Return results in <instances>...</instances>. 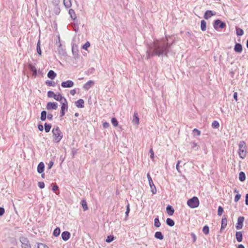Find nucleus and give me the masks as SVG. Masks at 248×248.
Returning <instances> with one entry per match:
<instances>
[{
    "label": "nucleus",
    "mask_w": 248,
    "mask_h": 248,
    "mask_svg": "<svg viewBox=\"0 0 248 248\" xmlns=\"http://www.w3.org/2000/svg\"><path fill=\"white\" fill-rule=\"evenodd\" d=\"M216 15V12H213L211 10H207L205 12L204 15V18L205 19H208L210 18L212 16Z\"/></svg>",
    "instance_id": "obj_11"
},
{
    "label": "nucleus",
    "mask_w": 248,
    "mask_h": 248,
    "mask_svg": "<svg viewBox=\"0 0 248 248\" xmlns=\"http://www.w3.org/2000/svg\"><path fill=\"white\" fill-rule=\"evenodd\" d=\"M154 225L155 227H159L161 225V223L159 221L158 217L155 218L154 220Z\"/></svg>",
    "instance_id": "obj_36"
},
{
    "label": "nucleus",
    "mask_w": 248,
    "mask_h": 248,
    "mask_svg": "<svg viewBox=\"0 0 248 248\" xmlns=\"http://www.w3.org/2000/svg\"><path fill=\"white\" fill-rule=\"evenodd\" d=\"M59 53L60 54H63L64 53V51L62 48V44L60 42V40H59Z\"/></svg>",
    "instance_id": "obj_40"
},
{
    "label": "nucleus",
    "mask_w": 248,
    "mask_h": 248,
    "mask_svg": "<svg viewBox=\"0 0 248 248\" xmlns=\"http://www.w3.org/2000/svg\"><path fill=\"white\" fill-rule=\"evenodd\" d=\"M69 14L71 18L73 20H75L77 18L75 12L74 10L72 9H71L69 10Z\"/></svg>",
    "instance_id": "obj_26"
},
{
    "label": "nucleus",
    "mask_w": 248,
    "mask_h": 248,
    "mask_svg": "<svg viewBox=\"0 0 248 248\" xmlns=\"http://www.w3.org/2000/svg\"><path fill=\"white\" fill-rule=\"evenodd\" d=\"M149 185L150 186L151 191L153 194H155L156 193V189L155 188V185L154 184V183L153 182V180H151V181H149Z\"/></svg>",
    "instance_id": "obj_19"
},
{
    "label": "nucleus",
    "mask_w": 248,
    "mask_h": 248,
    "mask_svg": "<svg viewBox=\"0 0 248 248\" xmlns=\"http://www.w3.org/2000/svg\"><path fill=\"white\" fill-rule=\"evenodd\" d=\"M212 126L214 128H217L219 126V123L217 121H214L212 124Z\"/></svg>",
    "instance_id": "obj_39"
},
{
    "label": "nucleus",
    "mask_w": 248,
    "mask_h": 248,
    "mask_svg": "<svg viewBox=\"0 0 248 248\" xmlns=\"http://www.w3.org/2000/svg\"><path fill=\"white\" fill-rule=\"evenodd\" d=\"M150 157L152 159H153L154 157V151L153 150V149L151 148L150 150Z\"/></svg>",
    "instance_id": "obj_55"
},
{
    "label": "nucleus",
    "mask_w": 248,
    "mask_h": 248,
    "mask_svg": "<svg viewBox=\"0 0 248 248\" xmlns=\"http://www.w3.org/2000/svg\"><path fill=\"white\" fill-rule=\"evenodd\" d=\"M129 204L128 203V204L126 206V211L125 212V216L127 218L128 216L129 213L130 212V207H129Z\"/></svg>",
    "instance_id": "obj_48"
},
{
    "label": "nucleus",
    "mask_w": 248,
    "mask_h": 248,
    "mask_svg": "<svg viewBox=\"0 0 248 248\" xmlns=\"http://www.w3.org/2000/svg\"><path fill=\"white\" fill-rule=\"evenodd\" d=\"M55 95V93L51 91H49L47 92V96L49 98H54Z\"/></svg>",
    "instance_id": "obj_43"
},
{
    "label": "nucleus",
    "mask_w": 248,
    "mask_h": 248,
    "mask_svg": "<svg viewBox=\"0 0 248 248\" xmlns=\"http://www.w3.org/2000/svg\"><path fill=\"white\" fill-rule=\"evenodd\" d=\"M74 85V83L73 81L70 80L63 81L61 84V86L63 88H71Z\"/></svg>",
    "instance_id": "obj_9"
},
{
    "label": "nucleus",
    "mask_w": 248,
    "mask_h": 248,
    "mask_svg": "<svg viewBox=\"0 0 248 248\" xmlns=\"http://www.w3.org/2000/svg\"><path fill=\"white\" fill-rule=\"evenodd\" d=\"M234 50L237 53H241L242 51V46L239 43H236L234 47Z\"/></svg>",
    "instance_id": "obj_16"
},
{
    "label": "nucleus",
    "mask_w": 248,
    "mask_h": 248,
    "mask_svg": "<svg viewBox=\"0 0 248 248\" xmlns=\"http://www.w3.org/2000/svg\"><path fill=\"white\" fill-rule=\"evenodd\" d=\"M84 101L82 99H79L75 102L76 106L78 108H83L84 107Z\"/></svg>",
    "instance_id": "obj_15"
},
{
    "label": "nucleus",
    "mask_w": 248,
    "mask_h": 248,
    "mask_svg": "<svg viewBox=\"0 0 248 248\" xmlns=\"http://www.w3.org/2000/svg\"><path fill=\"white\" fill-rule=\"evenodd\" d=\"M203 232L206 234L207 235L209 233V228L207 225H205L203 227L202 229Z\"/></svg>",
    "instance_id": "obj_37"
},
{
    "label": "nucleus",
    "mask_w": 248,
    "mask_h": 248,
    "mask_svg": "<svg viewBox=\"0 0 248 248\" xmlns=\"http://www.w3.org/2000/svg\"><path fill=\"white\" fill-rule=\"evenodd\" d=\"M238 147V153L239 156L241 158L244 159L246 157L247 154V147L246 142L243 140L240 141L239 143Z\"/></svg>",
    "instance_id": "obj_2"
},
{
    "label": "nucleus",
    "mask_w": 248,
    "mask_h": 248,
    "mask_svg": "<svg viewBox=\"0 0 248 248\" xmlns=\"http://www.w3.org/2000/svg\"><path fill=\"white\" fill-rule=\"evenodd\" d=\"M132 122L133 123H135L137 125L139 124V118L138 117V114L137 112L134 113Z\"/></svg>",
    "instance_id": "obj_21"
},
{
    "label": "nucleus",
    "mask_w": 248,
    "mask_h": 248,
    "mask_svg": "<svg viewBox=\"0 0 248 248\" xmlns=\"http://www.w3.org/2000/svg\"><path fill=\"white\" fill-rule=\"evenodd\" d=\"M103 126L105 128H107L109 127V124L107 122H105L103 124Z\"/></svg>",
    "instance_id": "obj_57"
},
{
    "label": "nucleus",
    "mask_w": 248,
    "mask_h": 248,
    "mask_svg": "<svg viewBox=\"0 0 248 248\" xmlns=\"http://www.w3.org/2000/svg\"><path fill=\"white\" fill-rule=\"evenodd\" d=\"M22 248H31V247L29 244H26V243L22 242Z\"/></svg>",
    "instance_id": "obj_51"
},
{
    "label": "nucleus",
    "mask_w": 248,
    "mask_h": 248,
    "mask_svg": "<svg viewBox=\"0 0 248 248\" xmlns=\"http://www.w3.org/2000/svg\"><path fill=\"white\" fill-rule=\"evenodd\" d=\"M166 211L169 216H172L174 213V210L171 206L168 205L166 208Z\"/></svg>",
    "instance_id": "obj_18"
},
{
    "label": "nucleus",
    "mask_w": 248,
    "mask_h": 248,
    "mask_svg": "<svg viewBox=\"0 0 248 248\" xmlns=\"http://www.w3.org/2000/svg\"><path fill=\"white\" fill-rule=\"evenodd\" d=\"M46 109L47 110L57 109L58 108V104L56 102H49L46 104Z\"/></svg>",
    "instance_id": "obj_8"
},
{
    "label": "nucleus",
    "mask_w": 248,
    "mask_h": 248,
    "mask_svg": "<svg viewBox=\"0 0 248 248\" xmlns=\"http://www.w3.org/2000/svg\"><path fill=\"white\" fill-rule=\"evenodd\" d=\"M37 75V70L34 66L32 65V76H36Z\"/></svg>",
    "instance_id": "obj_49"
},
{
    "label": "nucleus",
    "mask_w": 248,
    "mask_h": 248,
    "mask_svg": "<svg viewBox=\"0 0 248 248\" xmlns=\"http://www.w3.org/2000/svg\"><path fill=\"white\" fill-rule=\"evenodd\" d=\"M52 137L54 142L56 143L59 142L62 138L63 135L59 127H54L52 130Z\"/></svg>",
    "instance_id": "obj_3"
},
{
    "label": "nucleus",
    "mask_w": 248,
    "mask_h": 248,
    "mask_svg": "<svg viewBox=\"0 0 248 248\" xmlns=\"http://www.w3.org/2000/svg\"><path fill=\"white\" fill-rule=\"evenodd\" d=\"M237 248H245V247L243 245L240 244L238 246Z\"/></svg>",
    "instance_id": "obj_64"
},
{
    "label": "nucleus",
    "mask_w": 248,
    "mask_h": 248,
    "mask_svg": "<svg viewBox=\"0 0 248 248\" xmlns=\"http://www.w3.org/2000/svg\"><path fill=\"white\" fill-rule=\"evenodd\" d=\"M167 224L170 226L172 227L174 225V221L171 218H168L166 220Z\"/></svg>",
    "instance_id": "obj_29"
},
{
    "label": "nucleus",
    "mask_w": 248,
    "mask_h": 248,
    "mask_svg": "<svg viewBox=\"0 0 248 248\" xmlns=\"http://www.w3.org/2000/svg\"><path fill=\"white\" fill-rule=\"evenodd\" d=\"M227 225V219L226 218H223L221 220V227L220 230L222 231L225 229Z\"/></svg>",
    "instance_id": "obj_23"
},
{
    "label": "nucleus",
    "mask_w": 248,
    "mask_h": 248,
    "mask_svg": "<svg viewBox=\"0 0 248 248\" xmlns=\"http://www.w3.org/2000/svg\"><path fill=\"white\" fill-rule=\"evenodd\" d=\"M187 204L190 208H195L199 205V200L197 197H193L187 201Z\"/></svg>",
    "instance_id": "obj_4"
},
{
    "label": "nucleus",
    "mask_w": 248,
    "mask_h": 248,
    "mask_svg": "<svg viewBox=\"0 0 248 248\" xmlns=\"http://www.w3.org/2000/svg\"><path fill=\"white\" fill-rule=\"evenodd\" d=\"M46 84L49 86H54L55 83L52 81L47 80L46 82Z\"/></svg>",
    "instance_id": "obj_46"
},
{
    "label": "nucleus",
    "mask_w": 248,
    "mask_h": 248,
    "mask_svg": "<svg viewBox=\"0 0 248 248\" xmlns=\"http://www.w3.org/2000/svg\"><path fill=\"white\" fill-rule=\"evenodd\" d=\"M46 112L45 110H43L41 112L40 119L42 121H44L46 120Z\"/></svg>",
    "instance_id": "obj_32"
},
{
    "label": "nucleus",
    "mask_w": 248,
    "mask_h": 248,
    "mask_svg": "<svg viewBox=\"0 0 248 248\" xmlns=\"http://www.w3.org/2000/svg\"><path fill=\"white\" fill-rule=\"evenodd\" d=\"M45 165L43 162H40L37 166V172L39 173H42L44 170Z\"/></svg>",
    "instance_id": "obj_17"
},
{
    "label": "nucleus",
    "mask_w": 248,
    "mask_h": 248,
    "mask_svg": "<svg viewBox=\"0 0 248 248\" xmlns=\"http://www.w3.org/2000/svg\"><path fill=\"white\" fill-rule=\"evenodd\" d=\"M47 118L49 120H52V118H53V115H52L51 113H48V114L47 115Z\"/></svg>",
    "instance_id": "obj_58"
},
{
    "label": "nucleus",
    "mask_w": 248,
    "mask_h": 248,
    "mask_svg": "<svg viewBox=\"0 0 248 248\" xmlns=\"http://www.w3.org/2000/svg\"><path fill=\"white\" fill-rule=\"evenodd\" d=\"M63 4L66 8H70L72 5L71 0H63Z\"/></svg>",
    "instance_id": "obj_30"
},
{
    "label": "nucleus",
    "mask_w": 248,
    "mask_h": 248,
    "mask_svg": "<svg viewBox=\"0 0 248 248\" xmlns=\"http://www.w3.org/2000/svg\"><path fill=\"white\" fill-rule=\"evenodd\" d=\"M213 26L215 30H217L219 29L224 28L226 27V25L224 22L221 21L219 19H217L214 21Z\"/></svg>",
    "instance_id": "obj_5"
},
{
    "label": "nucleus",
    "mask_w": 248,
    "mask_h": 248,
    "mask_svg": "<svg viewBox=\"0 0 248 248\" xmlns=\"http://www.w3.org/2000/svg\"><path fill=\"white\" fill-rule=\"evenodd\" d=\"M45 130L46 132L48 133L50 131L51 128V124L45 123Z\"/></svg>",
    "instance_id": "obj_35"
},
{
    "label": "nucleus",
    "mask_w": 248,
    "mask_h": 248,
    "mask_svg": "<svg viewBox=\"0 0 248 248\" xmlns=\"http://www.w3.org/2000/svg\"><path fill=\"white\" fill-rule=\"evenodd\" d=\"M245 218L243 217H239L237 219V223L236 225V228L237 230L241 229L243 226V222Z\"/></svg>",
    "instance_id": "obj_7"
},
{
    "label": "nucleus",
    "mask_w": 248,
    "mask_h": 248,
    "mask_svg": "<svg viewBox=\"0 0 248 248\" xmlns=\"http://www.w3.org/2000/svg\"><path fill=\"white\" fill-rule=\"evenodd\" d=\"M94 84V81L93 80H89L87 82H86L83 86V88L86 90L88 91L89 89L93 86Z\"/></svg>",
    "instance_id": "obj_10"
},
{
    "label": "nucleus",
    "mask_w": 248,
    "mask_h": 248,
    "mask_svg": "<svg viewBox=\"0 0 248 248\" xmlns=\"http://www.w3.org/2000/svg\"><path fill=\"white\" fill-rule=\"evenodd\" d=\"M38 185L40 188H43L45 187V184L43 182H38Z\"/></svg>",
    "instance_id": "obj_52"
},
{
    "label": "nucleus",
    "mask_w": 248,
    "mask_h": 248,
    "mask_svg": "<svg viewBox=\"0 0 248 248\" xmlns=\"http://www.w3.org/2000/svg\"><path fill=\"white\" fill-rule=\"evenodd\" d=\"M5 213V210L3 208L0 207V216H2Z\"/></svg>",
    "instance_id": "obj_59"
},
{
    "label": "nucleus",
    "mask_w": 248,
    "mask_h": 248,
    "mask_svg": "<svg viewBox=\"0 0 248 248\" xmlns=\"http://www.w3.org/2000/svg\"><path fill=\"white\" fill-rule=\"evenodd\" d=\"M38 248H49L46 245L44 244H39L38 245Z\"/></svg>",
    "instance_id": "obj_50"
},
{
    "label": "nucleus",
    "mask_w": 248,
    "mask_h": 248,
    "mask_svg": "<svg viewBox=\"0 0 248 248\" xmlns=\"http://www.w3.org/2000/svg\"><path fill=\"white\" fill-rule=\"evenodd\" d=\"M201 29L202 31H205L206 29V22L204 20L201 21Z\"/></svg>",
    "instance_id": "obj_28"
},
{
    "label": "nucleus",
    "mask_w": 248,
    "mask_h": 248,
    "mask_svg": "<svg viewBox=\"0 0 248 248\" xmlns=\"http://www.w3.org/2000/svg\"><path fill=\"white\" fill-rule=\"evenodd\" d=\"M155 237L159 240H162L164 238L163 235L160 232H156L155 234Z\"/></svg>",
    "instance_id": "obj_25"
},
{
    "label": "nucleus",
    "mask_w": 248,
    "mask_h": 248,
    "mask_svg": "<svg viewBox=\"0 0 248 248\" xmlns=\"http://www.w3.org/2000/svg\"><path fill=\"white\" fill-rule=\"evenodd\" d=\"M47 77L49 78L53 79L56 77V74L53 70H50L47 73Z\"/></svg>",
    "instance_id": "obj_22"
},
{
    "label": "nucleus",
    "mask_w": 248,
    "mask_h": 248,
    "mask_svg": "<svg viewBox=\"0 0 248 248\" xmlns=\"http://www.w3.org/2000/svg\"><path fill=\"white\" fill-rule=\"evenodd\" d=\"M236 33L238 36H242L244 34V31L240 28H237L236 30Z\"/></svg>",
    "instance_id": "obj_38"
},
{
    "label": "nucleus",
    "mask_w": 248,
    "mask_h": 248,
    "mask_svg": "<svg viewBox=\"0 0 248 248\" xmlns=\"http://www.w3.org/2000/svg\"><path fill=\"white\" fill-rule=\"evenodd\" d=\"M191 237L193 239V242H196V239H197V237H196V235L195 234V233L192 232L191 233Z\"/></svg>",
    "instance_id": "obj_54"
},
{
    "label": "nucleus",
    "mask_w": 248,
    "mask_h": 248,
    "mask_svg": "<svg viewBox=\"0 0 248 248\" xmlns=\"http://www.w3.org/2000/svg\"><path fill=\"white\" fill-rule=\"evenodd\" d=\"M235 236L238 242H240L242 241L243 235L241 232H237Z\"/></svg>",
    "instance_id": "obj_20"
},
{
    "label": "nucleus",
    "mask_w": 248,
    "mask_h": 248,
    "mask_svg": "<svg viewBox=\"0 0 248 248\" xmlns=\"http://www.w3.org/2000/svg\"><path fill=\"white\" fill-rule=\"evenodd\" d=\"M223 212V208L221 206H219L218 208L217 215L219 216H221Z\"/></svg>",
    "instance_id": "obj_44"
},
{
    "label": "nucleus",
    "mask_w": 248,
    "mask_h": 248,
    "mask_svg": "<svg viewBox=\"0 0 248 248\" xmlns=\"http://www.w3.org/2000/svg\"><path fill=\"white\" fill-rule=\"evenodd\" d=\"M76 93V91L75 89L72 90L70 91V93L72 95H74Z\"/></svg>",
    "instance_id": "obj_60"
},
{
    "label": "nucleus",
    "mask_w": 248,
    "mask_h": 248,
    "mask_svg": "<svg viewBox=\"0 0 248 248\" xmlns=\"http://www.w3.org/2000/svg\"><path fill=\"white\" fill-rule=\"evenodd\" d=\"M245 204L248 205V194L246 195Z\"/></svg>",
    "instance_id": "obj_63"
},
{
    "label": "nucleus",
    "mask_w": 248,
    "mask_h": 248,
    "mask_svg": "<svg viewBox=\"0 0 248 248\" xmlns=\"http://www.w3.org/2000/svg\"><path fill=\"white\" fill-rule=\"evenodd\" d=\"M114 240V236L113 235H109L107 237L106 240V242L107 243H110Z\"/></svg>",
    "instance_id": "obj_41"
},
{
    "label": "nucleus",
    "mask_w": 248,
    "mask_h": 248,
    "mask_svg": "<svg viewBox=\"0 0 248 248\" xmlns=\"http://www.w3.org/2000/svg\"><path fill=\"white\" fill-rule=\"evenodd\" d=\"M239 179L240 181L243 182L246 179L245 174L244 172L241 171L239 174Z\"/></svg>",
    "instance_id": "obj_27"
},
{
    "label": "nucleus",
    "mask_w": 248,
    "mask_h": 248,
    "mask_svg": "<svg viewBox=\"0 0 248 248\" xmlns=\"http://www.w3.org/2000/svg\"><path fill=\"white\" fill-rule=\"evenodd\" d=\"M38 128L39 130L41 131H42L44 129L43 126L42 124H39L38 125Z\"/></svg>",
    "instance_id": "obj_62"
},
{
    "label": "nucleus",
    "mask_w": 248,
    "mask_h": 248,
    "mask_svg": "<svg viewBox=\"0 0 248 248\" xmlns=\"http://www.w3.org/2000/svg\"><path fill=\"white\" fill-rule=\"evenodd\" d=\"M193 132L194 134H196L197 136H199L201 135V131L196 128L194 129Z\"/></svg>",
    "instance_id": "obj_47"
},
{
    "label": "nucleus",
    "mask_w": 248,
    "mask_h": 248,
    "mask_svg": "<svg viewBox=\"0 0 248 248\" xmlns=\"http://www.w3.org/2000/svg\"><path fill=\"white\" fill-rule=\"evenodd\" d=\"M61 232L60 229L59 227L56 228L53 231V234L55 236H58Z\"/></svg>",
    "instance_id": "obj_33"
},
{
    "label": "nucleus",
    "mask_w": 248,
    "mask_h": 248,
    "mask_svg": "<svg viewBox=\"0 0 248 248\" xmlns=\"http://www.w3.org/2000/svg\"><path fill=\"white\" fill-rule=\"evenodd\" d=\"M53 165H54V162L53 161H50L49 162V163L48 164L47 169L48 170L51 169Z\"/></svg>",
    "instance_id": "obj_53"
},
{
    "label": "nucleus",
    "mask_w": 248,
    "mask_h": 248,
    "mask_svg": "<svg viewBox=\"0 0 248 248\" xmlns=\"http://www.w3.org/2000/svg\"><path fill=\"white\" fill-rule=\"evenodd\" d=\"M234 192L237 193L234 198V201L235 202H237L241 198V195L238 193V191L236 189H235L234 190Z\"/></svg>",
    "instance_id": "obj_31"
},
{
    "label": "nucleus",
    "mask_w": 248,
    "mask_h": 248,
    "mask_svg": "<svg viewBox=\"0 0 248 248\" xmlns=\"http://www.w3.org/2000/svg\"><path fill=\"white\" fill-rule=\"evenodd\" d=\"M90 46V44L89 42H87L82 46V48L85 50H87L88 47Z\"/></svg>",
    "instance_id": "obj_45"
},
{
    "label": "nucleus",
    "mask_w": 248,
    "mask_h": 248,
    "mask_svg": "<svg viewBox=\"0 0 248 248\" xmlns=\"http://www.w3.org/2000/svg\"><path fill=\"white\" fill-rule=\"evenodd\" d=\"M81 204L84 211H86L88 209L87 203L85 200L82 199L81 200Z\"/></svg>",
    "instance_id": "obj_24"
},
{
    "label": "nucleus",
    "mask_w": 248,
    "mask_h": 248,
    "mask_svg": "<svg viewBox=\"0 0 248 248\" xmlns=\"http://www.w3.org/2000/svg\"><path fill=\"white\" fill-rule=\"evenodd\" d=\"M72 51L73 55L75 58H77L78 56V50L77 46L73 45L72 48Z\"/></svg>",
    "instance_id": "obj_13"
},
{
    "label": "nucleus",
    "mask_w": 248,
    "mask_h": 248,
    "mask_svg": "<svg viewBox=\"0 0 248 248\" xmlns=\"http://www.w3.org/2000/svg\"><path fill=\"white\" fill-rule=\"evenodd\" d=\"M170 46L171 44L169 45L167 37L160 40H155L153 43L148 45L146 59H149L154 55L167 56Z\"/></svg>",
    "instance_id": "obj_1"
},
{
    "label": "nucleus",
    "mask_w": 248,
    "mask_h": 248,
    "mask_svg": "<svg viewBox=\"0 0 248 248\" xmlns=\"http://www.w3.org/2000/svg\"><path fill=\"white\" fill-rule=\"evenodd\" d=\"M54 99L57 101L60 102L61 103V102H63L64 100L65 101L66 100L65 98L62 96L60 93H59L57 95L55 94Z\"/></svg>",
    "instance_id": "obj_14"
},
{
    "label": "nucleus",
    "mask_w": 248,
    "mask_h": 248,
    "mask_svg": "<svg viewBox=\"0 0 248 248\" xmlns=\"http://www.w3.org/2000/svg\"><path fill=\"white\" fill-rule=\"evenodd\" d=\"M111 122L114 126H117L118 125V122L115 118H112L111 119Z\"/></svg>",
    "instance_id": "obj_42"
},
{
    "label": "nucleus",
    "mask_w": 248,
    "mask_h": 248,
    "mask_svg": "<svg viewBox=\"0 0 248 248\" xmlns=\"http://www.w3.org/2000/svg\"><path fill=\"white\" fill-rule=\"evenodd\" d=\"M58 186L56 185H55L53 186L52 189L54 192H56L58 190Z\"/></svg>",
    "instance_id": "obj_56"
},
{
    "label": "nucleus",
    "mask_w": 248,
    "mask_h": 248,
    "mask_svg": "<svg viewBox=\"0 0 248 248\" xmlns=\"http://www.w3.org/2000/svg\"><path fill=\"white\" fill-rule=\"evenodd\" d=\"M61 117L64 115L65 111L68 110V104L67 100H64L63 102H61Z\"/></svg>",
    "instance_id": "obj_6"
},
{
    "label": "nucleus",
    "mask_w": 248,
    "mask_h": 248,
    "mask_svg": "<svg viewBox=\"0 0 248 248\" xmlns=\"http://www.w3.org/2000/svg\"><path fill=\"white\" fill-rule=\"evenodd\" d=\"M70 237V233L67 231L63 232L62 233V238L63 241H67L68 240Z\"/></svg>",
    "instance_id": "obj_12"
},
{
    "label": "nucleus",
    "mask_w": 248,
    "mask_h": 248,
    "mask_svg": "<svg viewBox=\"0 0 248 248\" xmlns=\"http://www.w3.org/2000/svg\"><path fill=\"white\" fill-rule=\"evenodd\" d=\"M36 50H37V53L38 54V55L41 56V54H42V51L41 50L40 42L39 40L38 41L37 44Z\"/></svg>",
    "instance_id": "obj_34"
},
{
    "label": "nucleus",
    "mask_w": 248,
    "mask_h": 248,
    "mask_svg": "<svg viewBox=\"0 0 248 248\" xmlns=\"http://www.w3.org/2000/svg\"><path fill=\"white\" fill-rule=\"evenodd\" d=\"M233 98L234 99V100L236 101H237V93L236 92H234L233 93Z\"/></svg>",
    "instance_id": "obj_61"
}]
</instances>
